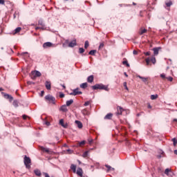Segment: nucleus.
Listing matches in <instances>:
<instances>
[{
	"label": "nucleus",
	"instance_id": "obj_11",
	"mask_svg": "<svg viewBox=\"0 0 177 177\" xmlns=\"http://www.w3.org/2000/svg\"><path fill=\"white\" fill-rule=\"evenodd\" d=\"M75 124L77 126V128H79V129H82L83 125H82V122H81V121L80 120H75Z\"/></svg>",
	"mask_w": 177,
	"mask_h": 177
},
{
	"label": "nucleus",
	"instance_id": "obj_17",
	"mask_svg": "<svg viewBox=\"0 0 177 177\" xmlns=\"http://www.w3.org/2000/svg\"><path fill=\"white\" fill-rule=\"evenodd\" d=\"M60 110L64 113H67L68 111V109H67V106L66 105L61 106Z\"/></svg>",
	"mask_w": 177,
	"mask_h": 177
},
{
	"label": "nucleus",
	"instance_id": "obj_26",
	"mask_svg": "<svg viewBox=\"0 0 177 177\" xmlns=\"http://www.w3.org/2000/svg\"><path fill=\"white\" fill-rule=\"evenodd\" d=\"M106 168H107V171L109 172V171H114V168L111 167V166L106 165H105Z\"/></svg>",
	"mask_w": 177,
	"mask_h": 177
},
{
	"label": "nucleus",
	"instance_id": "obj_54",
	"mask_svg": "<svg viewBox=\"0 0 177 177\" xmlns=\"http://www.w3.org/2000/svg\"><path fill=\"white\" fill-rule=\"evenodd\" d=\"M44 94H45V91H41V96H44Z\"/></svg>",
	"mask_w": 177,
	"mask_h": 177
},
{
	"label": "nucleus",
	"instance_id": "obj_55",
	"mask_svg": "<svg viewBox=\"0 0 177 177\" xmlns=\"http://www.w3.org/2000/svg\"><path fill=\"white\" fill-rule=\"evenodd\" d=\"M23 118H24V120H27V115H23Z\"/></svg>",
	"mask_w": 177,
	"mask_h": 177
},
{
	"label": "nucleus",
	"instance_id": "obj_1",
	"mask_svg": "<svg viewBox=\"0 0 177 177\" xmlns=\"http://www.w3.org/2000/svg\"><path fill=\"white\" fill-rule=\"evenodd\" d=\"M92 89H93V91H96L97 89H100V90H103V91H106V92H109V91H110V88H109L108 86L102 84H97L94 86H91Z\"/></svg>",
	"mask_w": 177,
	"mask_h": 177
},
{
	"label": "nucleus",
	"instance_id": "obj_51",
	"mask_svg": "<svg viewBox=\"0 0 177 177\" xmlns=\"http://www.w3.org/2000/svg\"><path fill=\"white\" fill-rule=\"evenodd\" d=\"M28 53L25 52V53H21V56H24V55H28Z\"/></svg>",
	"mask_w": 177,
	"mask_h": 177
},
{
	"label": "nucleus",
	"instance_id": "obj_52",
	"mask_svg": "<svg viewBox=\"0 0 177 177\" xmlns=\"http://www.w3.org/2000/svg\"><path fill=\"white\" fill-rule=\"evenodd\" d=\"M147 108L148 109H151V105L150 104V103L147 104Z\"/></svg>",
	"mask_w": 177,
	"mask_h": 177
},
{
	"label": "nucleus",
	"instance_id": "obj_29",
	"mask_svg": "<svg viewBox=\"0 0 177 177\" xmlns=\"http://www.w3.org/2000/svg\"><path fill=\"white\" fill-rule=\"evenodd\" d=\"M74 103V100H70L68 101H66V106H71L72 104Z\"/></svg>",
	"mask_w": 177,
	"mask_h": 177
},
{
	"label": "nucleus",
	"instance_id": "obj_43",
	"mask_svg": "<svg viewBox=\"0 0 177 177\" xmlns=\"http://www.w3.org/2000/svg\"><path fill=\"white\" fill-rule=\"evenodd\" d=\"M158 174H162V168L158 167Z\"/></svg>",
	"mask_w": 177,
	"mask_h": 177
},
{
	"label": "nucleus",
	"instance_id": "obj_3",
	"mask_svg": "<svg viewBox=\"0 0 177 177\" xmlns=\"http://www.w3.org/2000/svg\"><path fill=\"white\" fill-rule=\"evenodd\" d=\"M45 100L46 102H48V103H52V104H55L56 98L55 97L48 95L45 96Z\"/></svg>",
	"mask_w": 177,
	"mask_h": 177
},
{
	"label": "nucleus",
	"instance_id": "obj_18",
	"mask_svg": "<svg viewBox=\"0 0 177 177\" xmlns=\"http://www.w3.org/2000/svg\"><path fill=\"white\" fill-rule=\"evenodd\" d=\"M113 118V113H108L104 117V120H111Z\"/></svg>",
	"mask_w": 177,
	"mask_h": 177
},
{
	"label": "nucleus",
	"instance_id": "obj_15",
	"mask_svg": "<svg viewBox=\"0 0 177 177\" xmlns=\"http://www.w3.org/2000/svg\"><path fill=\"white\" fill-rule=\"evenodd\" d=\"M46 85V89H48V91H50V88H51V83L49 81H46L45 83Z\"/></svg>",
	"mask_w": 177,
	"mask_h": 177
},
{
	"label": "nucleus",
	"instance_id": "obj_50",
	"mask_svg": "<svg viewBox=\"0 0 177 177\" xmlns=\"http://www.w3.org/2000/svg\"><path fill=\"white\" fill-rule=\"evenodd\" d=\"M45 124H46V125H47V127H49V125H50V122H49L48 121L45 122Z\"/></svg>",
	"mask_w": 177,
	"mask_h": 177
},
{
	"label": "nucleus",
	"instance_id": "obj_36",
	"mask_svg": "<svg viewBox=\"0 0 177 177\" xmlns=\"http://www.w3.org/2000/svg\"><path fill=\"white\" fill-rule=\"evenodd\" d=\"M171 142H173L174 146H176V145H177V140H176V138H173L171 140Z\"/></svg>",
	"mask_w": 177,
	"mask_h": 177
},
{
	"label": "nucleus",
	"instance_id": "obj_25",
	"mask_svg": "<svg viewBox=\"0 0 177 177\" xmlns=\"http://www.w3.org/2000/svg\"><path fill=\"white\" fill-rule=\"evenodd\" d=\"M147 32V30L146 29H140L139 34L140 35H143V34H146Z\"/></svg>",
	"mask_w": 177,
	"mask_h": 177
},
{
	"label": "nucleus",
	"instance_id": "obj_31",
	"mask_svg": "<svg viewBox=\"0 0 177 177\" xmlns=\"http://www.w3.org/2000/svg\"><path fill=\"white\" fill-rule=\"evenodd\" d=\"M88 154H89V151H86L85 152H84V153L82 154V157L84 158H86V157H88Z\"/></svg>",
	"mask_w": 177,
	"mask_h": 177
},
{
	"label": "nucleus",
	"instance_id": "obj_19",
	"mask_svg": "<svg viewBox=\"0 0 177 177\" xmlns=\"http://www.w3.org/2000/svg\"><path fill=\"white\" fill-rule=\"evenodd\" d=\"M71 169L73 171V173L75 174L77 172V166L75 165L72 164L71 165Z\"/></svg>",
	"mask_w": 177,
	"mask_h": 177
},
{
	"label": "nucleus",
	"instance_id": "obj_10",
	"mask_svg": "<svg viewBox=\"0 0 177 177\" xmlns=\"http://www.w3.org/2000/svg\"><path fill=\"white\" fill-rule=\"evenodd\" d=\"M76 174H77V175H78V176L82 177L84 171H82V169L81 167H79V168H77Z\"/></svg>",
	"mask_w": 177,
	"mask_h": 177
},
{
	"label": "nucleus",
	"instance_id": "obj_37",
	"mask_svg": "<svg viewBox=\"0 0 177 177\" xmlns=\"http://www.w3.org/2000/svg\"><path fill=\"white\" fill-rule=\"evenodd\" d=\"M91 103H92V100H89V101H86L84 106H89V104H91Z\"/></svg>",
	"mask_w": 177,
	"mask_h": 177
},
{
	"label": "nucleus",
	"instance_id": "obj_49",
	"mask_svg": "<svg viewBox=\"0 0 177 177\" xmlns=\"http://www.w3.org/2000/svg\"><path fill=\"white\" fill-rule=\"evenodd\" d=\"M0 5H5V1L4 0H0Z\"/></svg>",
	"mask_w": 177,
	"mask_h": 177
},
{
	"label": "nucleus",
	"instance_id": "obj_39",
	"mask_svg": "<svg viewBox=\"0 0 177 177\" xmlns=\"http://www.w3.org/2000/svg\"><path fill=\"white\" fill-rule=\"evenodd\" d=\"M84 52H85V49H84V48H79V53H84Z\"/></svg>",
	"mask_w": 177,
	"mask_h": 177
},
{
	"label": "nucleus",
	"instance_id": "obj_23",
	"mask_svg": "<svg viewBox=\"0 0 177 177\" xmlns=\"http://www.w3.org/2000/svg\"><path fill=\"white\" fill-rule=\"evenodd\" d=\"M40 149L41 151H44L45 153H49V149L45 148L44 147H40Z\"/></svg>",
	"mask_w": 177,
	"mask_h": 177
},
{
	"label": "nucleus",
	"instance_id": "obj_8",
	"mask_svg": "<svg viewBox=\"0 0 177 177\" xmlns=\"http://www.w3.org/2000/svg\"><path fill=\"white\" fill-rule=\"evenodd\" d=\"M137 77H138V78H140V80H142V82L146 84V85H147L149 84V82H147V81H149V77H142L139 75H137Z\"/></svg>",
	"mask_w": 177,
	"mask_h": 177
},
{
	"label": "nucleus",
	"instance_id": "obj_48",
	"mask_svg": "<svg viewBox=\"0 0 177 177\" xmlns=\"http://www.w3.org/2000/svg\"><path fill=\"white\" fill-rule=\"evenodd\" d=\"M59 97H61V98L64 97V93H59Z\"/></svg>",
	"mask_w": 177,
	"mask_h": 177
},
{
	"label": "nucleus",
	"instance_id": "obj_63",
	"mask_svg": "<svg viewBox=\"0 0 177 177\" xmlns=\"http://www.w3.org/2000/svg\"><path fill=\"white\" fill-rule=\"evenodd\" d=\"M1 91H3V89L2 88H0V92H1Z\"/></svg>",
	"mask_w": 177,
	"mask_h": 177
},
{
	"label": "nucleus",
	"instance_id": "obj_6",
	"mask_svg": "<svg viewBox=\"0 0 177 177\" xmlns=\"http://www.w3.org/2000/svg\"><path fill=\"white\" fill-rule=\"evenodd\" d=\"M1 95H3V97H5V99H8L9 102L13 101V97L12 95L3 92H1Z\"/></svg>",
	"mask_w": 177,
	"mask_h": 177
},
{
	"label": "nucleus",
	"instance_id": "obj_12",
	"mask_svg": "<svg viewBox=\"0 0 177 177\" xmlns=\"http://www.w3.org/2000/svg\"><path fill=\"white\" fill-rule=\"evenodd\" d=\"M59 124H61L63 128H67V127H68V124H67V123L64 124V120L63 119H61L59 120Z\"/></svg>",
	"mask_w": 177,
	"mask_h": 177
},
{
	"label": "nucleus",
	"instance_id": "obj_33",
	"mask_svg": "<svg viewBox=\"0 0 177 177\" xmlns=\"http://www.w3.org/2000/svg\"><path fill=\"white\" fill-rule=\"evenodd\" d=\"M149 60L150 62H152L153 64H156V57L152 56Z\"/></svg>",
	"mask_w": 177,
	"mask_h": 177
},
{
	"label": "nucleus",
	"instance_id": "obj_58",
	"mask_svg": "<svg viewBox=\"0 0 177 177\" xmlns=\"http://www.w3.org/2000/svg\"><path fill=\"white\" fill-rule=\"evenodd\" d=\"M174 154H176V156H177V150H174Z\"/></svg>",
	"mask_w": 177,
	"mask_h": 177
},
{
	"label": "nucleus",
	"instance_id": "obj_30",
	"mask_svg": "<svg viewBox=\"0 0 177 177\" xmlns=\"http://www.w3.org/2000/svg\"><path fill=\"white\" fill-rule=\"evenodd\" d=\"M156 99H158V95H151V100H156Z\"/></svg>",
	"mask_w": 177,
	"mask_h": 177
},
{
	"label": "nucleus",
	"instance_id": "obj_34",
	"mask_svg": "<svg viewBox=\"0 0 177 177\" xmlns=\"http://www.w3.org/2000/svg\"><path fill=\"white\" fill-rule=\"evenodd\" d=\"M169 172H171V169H166L165 170V175H167V176H169Z\"/></svg>",
	"mask_w": 177,
	"mask_h": 177
},
{
	"label": "nucleus",
	"instance_id": "obj_32",
	"mask_svg": "<svg viewBox=\"0 0 177 177\" xmlns=\"http://www.w3.org/2000/svg\"><path fill=\"white\" fill-rule=\"evenodd\" d=\"M20 31H21V27H18L15 30V32L14 34H18V32H20Z\"/></svg>",
	"mask_w": 177,
	"mask_h": 177
},
{
	"label": "nucleus",
	"instance_id": "obj_27",
	"mask_svg": "<svg viewBox=\"0 0 177 177\" xmlns=\"http://www.w3.org/2000/svg\"><path fill=\"white\" fill-rule=\"evenodd\" d=\"M14 107H19V101L17 100H15L12 102Z\"/></svg>",
	"mask_w": 177,
	"mask_h": 177
},
{
	"label": "nucleus",
	"instance_id": "obj_16",
	"mask_svg": "<svg viewBox=\"0 0 177 177\" xmlns=\"http://www.w3.org/2000/svg\"><path fill=\"white\" fill-rule=\"evenodd\" d=\"M160 49H161V48L160 47L153 48L154 56H157V55H158V52L160 51Z\"/></svg>",
	"mask_w": 177,
	"mask_h": 177
},
{
	"label": "nucleus",
	"instance_id": "obj_7",
	"mask_svg": "<svg viewBox=\"0 0 177 177\" xmlns=\"http://www.w3.org/2000/svg\"><path fill=\"white\" fill-rule=\"evenodd\" d=\"M124 111V109L120 106H117V112L116 115H122V112Z\"/></svg>",
	"mask_w": 177,
	"mask_h": 177
},
{
	"label": "nucleus",
	"instance_id": "obj_46",
	"mask_svg": "<svg viewBox=\"0 0 177 177\" xmlns=\"http://www.w3.org/2000/svg\"><path fill=\"white\" fill-rule=\"evenodd\" d=\"M160 77H161V78H162V80H167V77H165V74H164V73H162L160 75Z\"/></svg>",
	"mask_w": 177,
	"mask_h": 177
},
{
	"label": "nucleus",
	"instance_id": "obj_60",
	"mask_svg": "<svg viewBox=\"0 0 177 177\" xmlns=\"http://www.w3.org/2000/svg\"><path fill=\"white\" fill-rule=\"evenodd\" d=\"M174 122H177V119H174Z\"/></svg>",
	"mask_w": 177,
	"mask_h": 177
},
{
	"label": "nucleus",
	"instance_id": "obj_53",
	"mask_svg": "<svg viewBox=\"0 0 177 177\" xmlns=\"http://www.w3.org/2000/svg\"><path fill=\"white\" fill-rule=\"evenodd\" d=\"M133 55H138V51H136V50H134L133 51Z\"/></svg>",
	"mask_w": 177,
	"mask_h": 177
},
{
	"label": "nucleus",
	"instance_id": "obj_45",
	"mask_svg": "<svg viewBox=\"0 0 177 177\" xmlns=\"http://www.w3.org/2000/svg\"><path fill=\"white\" fill-rule=\"evenodd\" d=\"M122 64H126L127 67H129V64H128V61H123Z\"/></svg>",
	"mask_w": 177,
	"mask_h": 177
},
{
	"label": "nucleus",
	"instance_id": "obj_41",
	"mask_svg": "<svg viewBox=\"0 0 177 177\" xmlns=\"http://www.w3.org/2000/svg\"><path fill=\"white\" fill-rule=\"evenodd\" d=\"M166 80H168V81H170V82H172V81H174V78L171 76L166 77Z\"/></svg>",
	"mask_w": 177,
	"mask_h": 177
},
{
	"label": "nucleus",
	"instance_id": "obj_35",
	"mask_svg": "<svg viewBox=\"0 0 177 177\" xmlns=\"http://www.w3.org/2000/svg\"><path fill=\"white\" fill-rule=\"evenodd\" d=\"M88 46H89V41H86L85 43H84L85 49H88Z\"/></svg>",
	"mask_w": 177,
	"mask_h": 177
},
{
	"label": "nucleus",
	"instance_id": "obj_24",
	"mask_svg": "<svg viewBox=\"0 0 177 177\" xmlns=\"http://www.w3.org/2000/svg\"><path fill=\"white\" fill-rule=\"evenodd\" d=\"M85 143H86V142L85 140H83V141H82L80 142H78L77 143V146L79 147H82V146L85 145Z\"/></svg>",
	"mask_w": 177,
	"mask_h": 177
},
{
	"label": "nucleus",
	"instance_id": "obj_42",
	"mask_svg": "<svg viewBox=\"0 0 177 177\" xmlns=\"http://www.w3.org/2000/svg\"><path fill=\"white\" fill-rule=\"evenodd\" d=\"M172 6V1H169L166 3V6H167V8H169V6Z\"/></svg>",
	"mask_w": 177,
	"mask_h": 177
},
{
	"label": "nucleus",
	"instance_id": "obj_64",
	"mask_svg": "<svg viewBox=\"0 0 177 177\" xmlns=\"http://www.w3.org/2000/svg\"><path fill=\"white\" fill-rule=\"evenodd\" d=\"M88 142H89L90 144L92 143V140H89Z\"/></svg>",
	"mask_w": 177,
	"mask_h": 177
},
{
	"label": "nucleus",
	"instance_id": "obj_57",
	"mask_svg": "<svg viewBox=\"0 0 177 177\" xmlns=\"http://www.w3.org/2000/svg\"><path fill=\"white\" fill-rule=\"evenodd\" d=\"M124 75H125V77H128V74H127V72H124Z\"/></svg>",
	"mask_w": 177,
	"mask_h": 177
},
{
	"label": "nucleus",
	"instance_id": "obj_59",
	"mask_svg": "<svg viewBox=\"0 0 177 177\" xmlns=\"http://www.w3.org/2000/svg\"><path fill=\"white\" fill-rule=\"evenodd\" d=\"M39 29H41V28H39V27H36L35 28V30H39Z\"/></svg>",
	"mask_w": 177,
	"mask_h": 177
},
{
	"label": "nucleus",
	"instance_id": "obj_40",
	"mask_svg": "<svg viewBox=\"0 0 177 177\" xmlns=\"http://www.w3.org/2000/svg\"><path fill=\"white\" fill-rule=\"evenodd\" d=\"M123 86L124 87V88L127 90V91H129V89L128 88V86H127V82H124L123 83Z\"/></svg>",
	"mask_w": 177,
	"mask_h": 177
},
{
	"label": "nucleus",
	"instance_id": "obj_56",
	"mask_svg": "<svg viewBox=\"0 0 177 177\" xmlns=\"http://www.w3.org/2000/svg\"><path fill=\"white\" fill-rule=\"evenodd\" d=\"M31 84H34L32 82H28V85H31Z\"/></svg>",
	"mask_w": 177,
	"mask_h": 177
},
{
	"label": "nucleus",
	"instance_id": "obj_5",
	"mask_svg": "<svg viewBox=\"0 0 177 177\" xmlns=\"http://www.w3.org/2000/svg\"><path fill=\"white\" fill-rule=\"evenodd\" d=\"M72 96H77V95H82V93L80 91V88H77L73 91L72 93H70Z\"/></svg>",
	"mask_w": 177,
	"mask_h": 177
},
{
	"label": "nucleus",
	"instance_id": "obj_61",
	"mask_svg": "<svg viewBox=\"0 0 177 177\" xmlns=\"http://www.w3.org/2000/svg\"><path fill=\"white\" fill-rule=\"evenodd\" d=\"M62 87H63L64 89H66V86L62 85Z\"/></svg>",
	"mask_w": 177,
	"mask_h": 177
},
{
	"label": "nucleus",
	"instance_id": "obj_38",
	"mask_svg": "<svg viewBox=\"0 0 177 177\" xmlns=\"http://www.w3.org/2000/svg\"><path fill=\"white\" fill-rule=\"evenodd\" d=\"M104 47V43L103 42L100 43L99 46V49H103Z\"/></svg>",
	"mask_w": 177,
	"mask_h": 177
},
{
	"label": "nucleus",
	"instance_id": "obj_2",
	"mask_svg": "<svg viewBox=\"0 0 177 177\" xmlns=\"http://www.w3.org/2000/svg\"><path fill=\"white\" fill-rule=\"evenodd\" d=\"M24 162L28 169L31 168V158H30V157L25 155L24 158Z\"/></svg>",
	"mask_w": 177,
	"mask_h": 177
},
{
	"label": "nucleus",
	"instance_id": "obj_9",
	"mask_svg": "<svg viewBox=\"0 0 177 177\" xmlns=\"http://www.w3.org/2000/svg\"><path fill=\"white\" fill-rule=\"evenodd\" d=\"M52 46H53V44L48 41V42H46L43 44V48H44V49H46L48 48H52Z\"/></svg>",
	"mask_w": 177,
	"mask_h": 177
},
{
	"label": "nucleus",
	"instance_id": "obj_28",
	"mask_svg": "<svg viewBox=\"0 0 177 177\" xmlns=\"http://www.w3.org/2000/svg\"><path fill=\"white\" fill-rule=\"evenodd\" d=\"M97 52L96 50H91L89 51L88 55H91V56H95V54Z\"/></svg>",
	"mask_w": 177,
	"mask_h": 177
},
{
	"label": "nucleus",
	"instance_id": "obj_4",
	"mask_svg": "<svg viewBox=\"0 0 177 177\" xmlns=\"http://www.w3.org/2000/svg\"><path fill=\"white\" fill-rule=\"evenodd\" d=\"M66 45H68L69 48H74V46H77V39H73L72 41H69L68 39L65 40Z\"/></svg>",
	"mask_w": 177,
	"mask_h": 177
},
{
	"label": "nucleus",
	"instance_id": "obj_13",
	"mask_svg": "<svg viewBox=\"0 0 177 177\" xmlns=\"http://www.w3.org/2000/svg\"><path fill=\"white\" fill-rule=\"evenodd\" d=\"M32 75H34V77H41V75H42L41 74V72L38 71H35L34 72H32Z\"/></svg>",
	"mask_w": 177,
	"mask_h": 177
},
{
	"label": "nucleus",
	"instance_id": "obj_21",
	"mask_svg": "<svg viewBox=\"0 0 177 177\" xmlns=\"http://www.w3.org/2000/svg\"><path fill=\"white\" fill-rule=\"evenodd\" d=\"M34 172L37 176H41V175H42V174H41V171L39 169H35Z\"/></svg>",
	"mask_w": 177,
	"mask_h": 177
},
{
	"label": "nucleus",
	"instance_id": "obj_47",
	"mask_svg": "<svg viewBox=\"0 0 177 177\" xmlns=\"http://www.w3.org/2000/svg\"><path fill=\"white\" fill-rule=\"evenodd\" d=\"M150 51H148V52H146V53H144V55H145V56H150Z\"/></svg>",
	"mask_w": 177,
	"mask_h": 177
},
{
	"label": "nucleus",
	"instance_id": "obj_20",
	"mask_svg": "<svg viewBox=\"0 0 177 177\" xmlns=\"http://www.w3.org/2000/svg\"><path fill=\"white\" fill-rule=\"evenodd\" d=\"M82 113L84 115H89L90 113L89 111H88V109H84L82 111Z\"/></svg>",
	"mask_w": 177,
	"mask_h": 177
},
{
	"label": "nucleus",
	"instance_id": "obj_62",
	"mask_svg": "<svg viewBox=\"0 0 177 177\" xmlns=\"http://www.w3.org/2000/svg\"><path fill=\"white\" fill-rule=\"evenodd\" d=\"M158 158H161V155L158 156Z\"/></svg>",
	"mask_w": 177,
	"mask_h": 177
},
{
	"label": "nucleus",
	"instance_id": "obj_22",
	"mask_svg": "<svg viewBox=\"0 0 177 177\" xmlns=\"http://www.w3.org/2000/svg\"><path fill=\"white\" fill-rule=\"evenodd\" d=\"M80 88H82V89H86V88H88V83H82L80 84Z\"/></svg>",
	"mask_w": 177,
	"mask_h": 177
},
{
	"label": "nucleus",
	"instance_id": "obj_14",
	"mask_svg": "<svg viewBox=\"0 0 177 177\" xmlns=\"http://www.w3.org/2000/svg\"><path fill=\"white\" fill-rule=\"evenodd\" d=\"M93 80H95V77L91 75L87 77V82L91 84V82H93Z\"/></svg>",
	"mask_w": 177,
	"mask_h": 177
},
{
	"label": "nucleus",
	"instance_id": "obj_44",
	"mask_svg": "<svg viewBox=\"0 0 177 177\" xmlns=\"http://www.w3.org/2000/svg\"><path fill=\"white\" fill-rule=\"evenodd\" d=\"M145 62L147 63V65L149 66V64H150V58H147L145 59Z\"/></svg>",
	"mask_w": 177,
	"mask_h": 177
}]
</instances>
